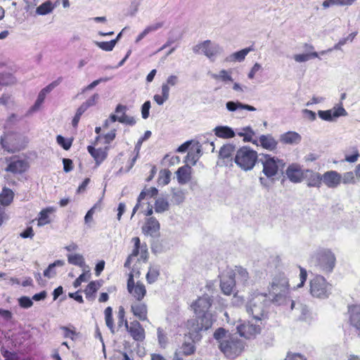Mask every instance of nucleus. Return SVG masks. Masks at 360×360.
<instances>
[{
	"label": "nucleus",
	"mask_w": 360,
	"mask_h": 360,
	"mask_svg": "<svg viewBox=\"0 0 360 360\" xmlns=\"http://www.w3.org/2000/svg\"><path fill=\"white\" fill-rule=\"evenodd\" d=\"M213 338L217 341L219 350L228 358L238 356L244 349V342L222 327L214 331Z\"/></svg>",
	"instance_id": "obj_1"
},
{
	"label": "nucleus",
	"mask_w": 360,
	"mask_h": 360,
	"mask_svg": "<svg viewBox=\"0 0 360 360\" xmlns=\"http://www.w3.org/2000/svg\"><path fill=\"white\" fill-rule=\"evenodd\" d=\"M273 302L266 293L254 292L246 304V311L256 321L267 318L269 307Z\"/></svg>",
	"instance_id": "obj_2"
},
{
	"label": "nucleus",
	"mask_w": 360,
	"mask_h": 360,
	"mask_svg": "<svg viewBox=\"0 0 360 360\" xmlns=\"http://www.w3.org/2000/svg\"><path fill=\"white\" fill-rule=\"evenodd\" d=\"M258 163L262 165V172L269 179H274L279 173H283L285 162L283 160L269 154L261 153Z\"/></svg>",
	"instance_id": "obj_3"
},
{
	"label": "nucleus",
	"mask_w": 360,
	"mask_h": 360,
	"mask_svg": "<svg viewBox=\"0 0 360 360\" xmlns=\"http://www.w3.org/2000/svg\"><path fill=\"white\" fill-rule=\"evenodd\" d=\"M288 280L283 273H279L272 279L269 288L272 302L278 304H283L287 299L289 292Z\"/></svg>",
	"instance_id": "obj_4"
},
{
	"label": "nucleus",
	"mask_w": 360,
	"mask_h": 360,
	"mask_svg": "<svg viewBox=\"0 0 360 360\" xmlns=\"http://www.w3.org/2000/svg\"><path fill=\"white\" fill-rule=\"evenodd\" d=\"M259 158L257 151L250 147L243 146L236 150L233 161L242 170L248 172L254 168Z\"/></svg>",
	"instance_id": "obj_5"
},
{
	"label": "nucleus",
	"mask_w": 360,
	"mask_h": 360,
	"mask_svg": "<svg viewBox=\"0 0 360 360\" xmlns=\"http://www.w3.org/2000/svg\"><path fill=\"white\" fill-rule=\"evenodd\" d=\"M197 316L198 319L188 322L189 335L193 340H199L201 338L199 335L200 332L210 328L214 321L210 312L202 313Z\"/></svg>",
	"instance_id": "obj_6"
},
{
	"label": "nucleus",
	"mask_w": 360,
	"mask_h": 360,
	"mask_svg": "<svg viewBox=\"0 0 360 360\" xmlns=\"http://www.w3.org/2000/svg\"><path fill=\"white\" fill-rule=\"evenodd\" d=\"M335 255L328 249L321 250L311 258V264L323 272H331L335 264Z\"/></svg>",
	"instance_id": "obj_7"
},
{
	"label": "nucleus",
	"mask_w": 360,
	"mask_h": 360,
	"mask_svg": "<svg viewBox=\"0 0 360 360\" xmlns=\"http://www.w3.org/2000/svg\"><path fill=\"white\" fill-rule=\"evenodd\" d=\"M25 138L20 134L8 132L1 137V145L4 150L9 153H14L22 150L26 145Z\"/></svg>",
	"instance_id": "obj_8"
},
{
	"label": "nucleus",
	"mask_w": 360,
	"mask_h": 360,
	"mask_svg": "<svg viewBox=\"0 0 360 360\" xmlns=\"http://www.w3.org/2000/svg\"><path fill=\"white\" fill-rule=\"evenodd\" d=\"M310 294L316 298L326 299L331 292L332 285L320 275L315 276L309 282Z\"/></svg>",
	"instance_id": "obj_9"
},
{
	"label": "nucleus",
	"mask_w": 360,
	"mask_h": 360,
	"mask_svg": "<svg viewBox=\"0 0 360 360\" xmlns=\"http://www.w3.org/2000/svg\"><path fill=\"white\" fill-rule=\"evenodd\" d=\"M193 51L195 53H202L211 61H214L216 56L222 51V49L218 44L206 40L193 46Z\"/></svg>",
	"instance_id": "obj_10"
},
{
	"label": "nucleus",
	"mask_w": 360,
	"mask_h": 360,
	"mask_svg": "<svg viewBox=\"0 0 360 360\" xmlns=\"http://www.w3.org/2000/svg\"><path fill=\"white\" fill-rule=\"evenodd\" d=\"M6 161L8 162V165L5 170L14 174H22L25 172L28 167L27 162L17 156L6 158Z\"/></svg>",
	"instance_id": "obj_11"
},
{
	"label": "nucleus",
	"mask_w": 360,
	"mask_h": 360,
	"mask_svg": "<svg viewBox=\"0 0 360 360\" xmlns=\"http://www.w3.org/2000/svg\"><path fill=\"white\" fill-rule=\"evenodd\" d=\"M319 117L325 121L333 122L340 117H345L347 115V112L342 107V103L334 106L330 110H319Z\"/></svg>",
	"instance_id": "obj_12"
},
{
	"label": "nucleus",
	"mask_w": 360,
	"mask_h": 360,
	"mask_svg": "<svg viewBox=\"0 0 360 360\" xmlns=\"http://www.w3.org/2000/svg\"><path fill=\"white\" fill-rule=\"evenodd\" d=\"M260 325L251 323L250 321L245 322L237 326V330L241 337L246 339L254 338L257 335L261 333Z\"/></svg>",
	"instance_id": "obj_13"
},
{
	"label": "nucleus",
	"mask_w": 360,
	"mask_h": 360,
	"mask_svg": "<svg viewBox=\"0 0 360 360\" xmlns=\"http://www.w3.org/2000/svg\"><path fill=\"white\" fill-rule=\"evenodd\" d=\"M212 295L204 294L192 304L191 307L193 309L196 315L210 312L209 309L212 303Z\"/></svg>",
	"instance_id": "obj_14"
},
{
	"label": "nucleus",
	"mask_w": 360,
	"mask_h": 360,
	"mask_svg": "<svg viewBox=\"0 0 360 360\" xmlns=\"http://www.w3.org/2000/svg\"><path fill=\"white\" fill-rule=\"evenodd\" d=\"M229 271L231 276L234 278L237 285L245 287L251 283L249 273L246 269L242 266H236L234 270Z\"/></svg>",
	"instance_id": "obj_15"
},
{
	"label": "nucleus",
	"mask_w": 360,
	"mask_h": 360,
	"mask_svg": "<svg viewBox=\"0 0 360 360\" xmlns=\"http://www.w3.org/2000/svg\"><path fill=\"white\" fill-rule=\"evenodd\" d=\"M322 184L329 188H335L342 181V174L335 170H330L324 172L322 175Z\"/></svg>",
	"instance_id": "obj_16"
},
{
	"label": "nucleus",
	"mask_w": 360,
	"mask_h": 360,
	"mask_svg": "<svg viewBox=\"0 0 360 360\" xmlns=\"http://www.w3.org/2000/svg\"><path fill=\"white\" fill-rule=\"evenodd\" d=\"M305 171L297 164L290 165L285 170L288 179L292 183H300L304 177Z\"/></svg>",
	"instance_id": "obj_17"
},
{
	"label": "nucleus",
	"mask_w": 360,
	"mask_h": 360,
	"mask_svg": "<svg viewBox=\"0 0 360 360\" xmlns=\"http://www.w3.org/2000/svg\"><path fill=\"white\" fill-rule=\"evenodd\" d=\"M236 281L231 276L230 271L222 274L220 278L221 290L224 295H230L233 292V288L236 286Z\"/></svg>",
	"instance_id": "obj_18"
},
{
	"label": "nucleus",
	"mask_w": 360,
	"mask_h": 360,
	"mask_svg": "<svg viewBox=\"0 0 360 360\" xmlns=\"http://www.w3.org/2000/svg\"><path fill=\"white\" fill-rule=\"evenodd\" d=\"M160 225L159 221L153 217L147 219L142 227L143 233L155 238L160 236Z\"/></svg>",
	"instance_id": "obj_19"
},
{
	"label": "nucleus",
	"mask_w": 360,
	"mask_h": 360,
	"mask_svg": "<svg viewBox=\"0 0 360 360\" xmlns=\"http://www.w3.org/2000/svg\"><path fill=\"white\" fill-rule=\"evenodd\" d=\"M124 325L134 340L136 341H142L144 340L145 331L139 321H132L129 326L127 321H125Z\"/></svg>",
	"instance_id": "obj_20"
},
{
	"label": "nucleus",
	"mask_w": 360,
	"mask_h": 360,
	"mask_svg": "<svg viewBox=\"0 0 360 360\" xmlns=\"http://www.w3.org/2000/svg\"><path fill=\"white\" fill-rule=\"evenodd\" d=\"M322 174L314 172L310 169H306L304 176L307 178V186L309 187L320 188L322 184Z\"/></svg>",
	"instance_id": "obj_21"
},
{
	"label": "nucleus",
	"mask_w": 360,
	"mask_h": 360,
	"mask_svg": "<svg viewBox=\"0 0 360 360\" xmlns=\"http://www.w3.org/2000/svg\"><path fill=\"white\" fill-rule=\"evenodd\" d=\"M59 5L60 0H48L37 8L36 13L41 15L49 14Z\"/></svg>",
	"instance_id": "obj_22"
},
{
	"label": "nucleus",
	"mask_w": 360,
	"mask_h": 360,
	"mask_svg": "<svg viewBox=\"0 0 360 360\" xmlns=\"http://www.w3.org/2000/svg\"><path fill=\"white\" fill-rule=\"evenodd\" d=\"M87 150L94 158L96 165H99L102 162H103L108 155L107 148L96 149L94 146H89L87 147Z\"/></svg>",
	"instance_id": "obj_23"
},
{
	"label": "nucleus",
	"mask_w": 360,
	"mask_h": 360,
	"mask_svg": "<svg viewBox=\"0 0 360 360\" xmlns=\"http://www.w3.org/2000/svg\"><path fill=\"white\" fill-rule=\"evenodd\" d=\"M191 167L186 165L179 167L176 172L177 181L180 184H187L191 179Z\"/></svg>",
	"instance_id": "obj_24"
},
{
	"label": "nucleus",
	"mask_w": 360,
	"mask_h": 360,
	"mask_svg": "<svg viewBox=\"0 0 360 360\" xmlns=\"http://www.w3.org/2000/svg\"><path fill=\"white\" fill-rule=\"evenodd\" d=\"M260 146L269 151L277 148L278 141L271 134L261 135L259 138Z\"/></svg>",
	"instance_id": "obj_25"
},
{
	"label": "nucleus",
	"mask_w": 360,
	"mask_h": 360,
	"mask_svg": "<svg viewBox=\"0 0 360 360\" xmlns=\"http://www.w3.org/2000/svg\"><path fill=\"white\" fill-rule=\"evenodd\" d=\"M226 108L229 112H236L238 110H247L249 111H255L256 108L250 105L243 103L240 101H230L226 102Z\"/></svg>",
	"instance_id": "obj_26"
},
{
	"label": "nucleus",
	"mask_w": 360,
	"mask_h": 360,
	"mask_svg": "<svg viewBox=\"0 0 360 360\" xmlns=\"http://www.w3.org/2000/svg\"><path fill=\"white\" fill-rule=\"evenodd\" d=\"M301 140V136L295 131H288L280 136V141L285 144H298Z\"/></svg>",
	"instance_id": "obj_27"
},
{
	"label": "nucleus",
	"mask_w": 360,
	"mask_h": 360,
	"mask_svg": "<svg viewBox=\"0 0 360 360\" xmlns=\"http://www.w3.org/2000/svg\"><path fill=\"white\" fill-rule=\"evenodd\" d=\"M214 134L222 139H230L235 136L234 130L228 126H217L213 129Z\"/></svg>",
	"instance_id": "obj_28"
},
{
	"label": "nucleus",
	"mask_w": 360,
	"mask_h": 360,
	"mask_svg": "<svg viewBox=\"0 0 360 360\" xmlns=\"http://www.w3.org/2000/svg\"><path fill=\"white\" fill-rule=\"evenodd\" d=\"M126 110H127V106L126 105H123L122 104H118L116 106L115 112L116 113L122 112V115L120 116V122L122 123V124H128V125H130V126L134 125L136 124V120L134 119V117L127 116L125 114Z\"/></svg>",
	"instance_id": "obj_29"
},
{
	"label": "nucleus",
	"mask_w": 360,
	"mask_h": 360,
	"mask_svg": "<svg viewBox=\"0 0 360 360\" xmlns=\"http://www.w3.org/2000/svg\"><path fill=\"white\" fill-rule=\"evenodd\" d=\"M131 311L134 316L138 317L141 321L147 319V307L143 303H136L131 306Z\"/></svg>",
	"instance_id": "obj_30"
},
{
	"label": "nucleus",
	"mask_w": 360,
	"mask_h": 360,
	"mask_svg": "<svg viewBox=\"0 0 360 360\" xmlns=\"http://www.w3.org/2000/svg\"><path fill=\"white\" fill-rule=\"evenodd\" d=\"M253 48L252 46L243 49L239 51L235 52L229 56L226 57L225 61L231 62V61H243L245 56L248 54L249 52L253 51Z\"/></svg>",
	"instance_id": "obj_31"
},
{
	"label": "nucleus",
	"mask_w": 360,
	"mask_h": 360,
	"mask_svg": "<svg viewBox=\"0 0 360 360\" xmlns=\"http://www.w3.org/2000/svg\"><path fill=\"white\" fill-rule=\"evenodd\" d=\"M129 292L138 301H141L146 295V290L143 283L137 282L135 287L129 290Z\"/></svg>",
	"instance_id": "obj_32"
},
{
	"label": "nucleus",
	"mask_w": 360,
	"mask_h": 360,
	"mask_svg": "<svg viewBox=\"0 0 360 360\" xmlns=\"http://www.w3.org/2000/svg\"><path fill=\"white\" fill-rule=\"evenodd\" d=\"M236 149V146L233 144H225L222 147H221L219 150V156L221 159H229L233 160L232 158V155L234 153Z\"/></svg>",
	"instance_id": "obj_33"
},
{
	"label": "nucleus",
	"mask_w": 360,
	"mask_h": 360,
	"mask_svg": "<svg viewBox=\"0 0 360 360\" xmlns=\"http://www.w3.org/2000/svg\"><path fill=\"white\" fill-rule=\"evenodd\" d=\"M160 268L158 265H150L146 274V281L149 284L155 283L160 276Z\"/></svg>",
	"instance_id": "obj_34"
},
{
	"label": "nucleus",
	"mask_w": 360,
	"mask_h": 360,
	"mask_svg": "<svg viewBox=\"0 0 360 360\" xmlns=\"http://www.w3.org/2000/svg\"><path fill=\"white\" fill-rule=\"evenodd\" d=\"M68 261L70 264L79 266L84 269V271L89 269V266H86L84 258L80 254L68 255Z\"/></svg>",
	"instance_id": "obj_35"
},
{
	"label": "nucleus",
	"mask_w": 360,
	"mask_h": 360,
	"mask_svg": "<svg viewBox=\"0 0 360 360\" xmlns=\"http://www.w3.org/2000/svg\"><path fill=\"white\" fill-rule=\"evenodd\" d=\"M65 262L61 259L56 260L54 262L50 264L46 269L44 271V276L48 278H53L56 275L55 268L56 266H63Z\"/></svg>",
	"instance_id": "obj_36"
},
{
	"label": "nucleus",
	"mask_w": 360,
	"mask_h": 360,
	"mask_svg": "<svg viewBox=\"0 0 360 360\" xmlns=\"http://www.w3.org/2000/svg\"><path fill=\"white\" fill-rule=\"evenodd\" d=\"M291 309L295 311H299L300 312V315L299 319L301 320H305L309 314L308 307L300 302L296 303L295 301L291 300Z\"/></svg>",
	"instance_id": "obj_37"
},
{
	"label": "nucleus",
	"mask_w": 360,
	"mask_h": 360,
	"mask_svg": "<svg viewBox=\"0 0 360 360\" xmlns=\"http://www.w3.org/2000/svg\"><path fill=\"white\" fill-rule=\"evenodd\" d=\"M238 135L243 137V141L245 142H252L253 144H257V141L252 139V136L255 135V131L250 127L243 128L242 131L238 132Z\"/></svg>",
	"instance_id": "obj_38"
},
{
	"label": "nucleus",
	"mask_w": 360,
	"mask_h": 360,
	"mask_svg": "<svg viewBox=\"0 0 360 360\" xmlns=\"http://www.w3.org/2000/svg\"><path fill=\"white\" fill-rule=\"evenodd\" d=\"M54 211L53 207H47L46 209L42 210L39 212V216L38 219V225L44 226L50 222L49 219V215Z\"/></svg>",
	"instance_id": "obj_39"
},
{
	"label": "nucleus",
	"mask_w": 360,
	"mask_h": 360,
	"mask_svg": "<svg viewBox=\"0 0 360 360\" xmlns=\"http://www.w3.org/2000/svg\"><path fill=\"white\" fill-rule=\"evenodd\" d=\"M169 208V204L167 200L163 198H159L155 202V211L157 213H162Z\"/></svg>",
	"instance_id": "obj_40"
},
{
	"label": "nucleus",
	"mask_w": 360,
	"mask_h": 360,
	"mask_svg": "<svg viewBox=\"0 0 360 360\" xmlns=\"http://www.w3.org/2000/svg\"><path fill=\"white\" fill-rule=\"evenodd\" d=\"M163 26V22H157L154 25L148 26L137 37L136 42H139L143 39L148 33L155 32Z\"/></svg>",
	"instance_id": "obj_41"
},
{
	"label": "nucleus",
	"mask_w": 360,
	"mask_h": 360,
	"mask_svg": "<svg viewBox=\"0 0 360 360\" xmlns=\"http://www.w3.org/2000/svg\"><path fill=\"white\" fill-rule=\"evenodd\" d=\"M210 76L214 79L221 80L224 82L233 81L231 74L226 70H221L218 74L210 73Z\"/></svg>",
	"instance_id": "obj_42"
},
{
	"label": "nucleus",
	"mask_w": 360,
	"mask_h": 360,
	"mask_svg": "<svg viewBox=\"0 0 360 360\" xmlns=\"http://www.w3.org/2000/svg\"><path fill=\"white\" fill-rule=\"evenodd\" d=\"M13 198V193L9 188H4L0 195L1 203L4 205H8Z\"/></svg>",
	"instance_id": "obj_43"
},
{
	"label": "nucleus",
	"mask_w": 360,
	"mask_h": 360,
	"mask_svg": "<svg viewBox=\"0 0 360 360\" xmlns=\"http://www.w3.org/2000/svg\"><path fill=\"white\" fill-rule=\"evenodd\" d=\"M94 44L99 47L101 49L105 51H111L116 45L115 40H111L110 41H94Z\"/></svg>",
	"instance_id": "obj_44"
},
{
	"label": "nucleus",
	"mask_w": 360,
	"mask_h": 360,
	"mask_svg": "<svg viewBox=\"0 0 360 360\" xmlns=\"http://www.w3.org/2000/svg\"><path fill=\"white\" fill-rule=\"evenodd\" d=\"M318 56V53L314 51L309 53L296 54L294 56V59L297 63H303L309 60L311 58H317Z\"/></svg>",
	"instance_id": "obj_45"
},
{
	"label": "nucleus",
	"mask_w": 360,
	"mask_h": 360,
	"mask_svg": "<svg viewBox=\"0 0 360 360\" xmlns=\"http://www.w3.org/2000/svg\"><path fill=\"white\" fill-rule=\"evenodd\" d=\"M184 193L181 190H173L172 192V202L176 205H180L184 201Z\"/></svg>",
	"instance_id": "obj_46"
},
{
	"label": "nucleus",
	"mask_w": 360,
	"mask_h": 360,
	"mask_svg": "<svg viewBox=\"0 0 360 360\" xmlns=\"http://www.w3.org/2000/svg\"><path fill=\"white\" fill-rule=\"evenodd\" d=\"M0 81L2 86L13 84L15 82V79L13 75L10 73L0 74Z\"/></svg>",
	"instance_id": "obj_47"
},
{
	"label": "nucleus",
	"mask_w": 360,
	"mask_h": 360,
	"mask_svg": "<svg viewBox=\"0 0 360 360\" xmlns=\"http://www.w3.org/2000/svg\"><path fill=\"white\" fill-rule=\"evenodd\" d=\"M158 340L160 346L165 348L167 343V337L166 333L161 328H158L157 330Z\"/></svg>",
	"instance_id": "obj_48"
},
{
	"label": "nucleus",
	"mask_w": 360,
	"mask_h": 360,
	"mask_svg": "<svg viewBox=\"0 0 360 360\" xmlns=\"http://www.w3.org/2000/svg\"><path fill=\"white\" fill-rule=\"evenodd\" d=\"M56 141L64 150H68L72 146V140L66 139L61 135H58L56 137Z\"/></svg>",
	"instance_id": "obj_49"
},
{
	"label": "nucleus",
	"mask_w": 360,
	"mask_h": 360,
	"mask_svg": "<svg viewBox=\"0 0 360 360\" xmlns=\"http://www.w3.org/2000/svg\"><path fill=\"white\" fill-rule=\"evenodd\" d=\"M200 153V149L198 148L196 150V152H192L188 151L187 153L186 158H185V162H192L193 165H194L197 160L199 158V153Z\"/></svg>",
	"instance_id": "obj_50"
},
{
	"label": "nucleus",
	"mask_w": 360,
	"mask_h": 360,
	"mask_svg": "<svg viewBox=\"0 0 360 360\" xmlns=\"http://www.w3.org/2000/svg\"><path fill=\"white\" fill-rule=\"evenodd\" d=\"M341 182H342L344 184H354L356 183L354 174L352 172H347L344 173L342 175Z\"/></svg>",
	"instance_id": "obj_51"
},
{
	"label": "nucleus",
	"mask_w": 360,
	"mask_h": 360,
	"mask_svg": "<svg viewBox=\"0 0 360 360\" xmlns=\"http://www.w3.org/2000/svg\"><path fill=\"white\" fill-rule=\"evenodd\" d=\"M98 290L96 283L95 281L90 282L86 289L84 290V292L86 294V298H89L92 296Z\"/></svg>",
	"instance_id": "obj_52"
},
{
	"label": "nucleus",
	"mask_w": 360,
	"mask_h": 360,
	"mask_svg": "<svg viewBox=\"0 0 360 360\" xmlns=\"http://www.w3.org/2000/svg\"><path fill=\"white\" fill-rule=\"evenodd\" d=\"M184 354L188 356L194 353L195 348L193 342H184L181 347Z\"/></svg>",
	"instance_id": "obj_53"
},
{
	"label": "nucleus",
	"mask_w": 360,
	"mask_h": 360,
	"mask_svg": "<svg viewBox=\"0 0 360 360\" xmlns=\"http://www.w3.org/2000/svg\"><path fill=\"white\" fill-rule=\"evenodd\" d=\"M19 305L25 309L31 307L33 305L32 300L29 297L22 296L18 299Z\"/></svg>",
	"instance_id": "obj_54"
},
{
	"label": "nucleus",
	"mask_w": 360,
	"mask_h": 360,
	"mask_svg": "<svg viewBox=\"0 0 360 360\" xmlns=\"http://www.w3.org/2000/svg\"><path fill=\"white\" fill-rule=\"evenodd\" d=\"M99 96L98 94H94L92 96H91L88 100H86L84 103H83L81 106L86 110L89 107L93 106L96 104V100L98 98Z\"/></svg>",
	"instance_id": "obj_55"
},
{
	"label": "nucleus",
	"mask_w": 360,
	"mask_h": 360,
	"mask_svg": "<svg viewBox=\"0 0 360 360\" xmlns=\"http://www.w3.org/2000/svg\"><path fill=\"white\" fill-rule=\"evenodd\" d=\"M85 111L86 110L81 105L79 107L72 121V124L74 127H77L81 116Z\"/></svg>",
	"instance_id": "obj_56"
},
{
	"label": "nucleus",
	"mask_w": 360,
	"mask_h": 360,
	"mask_svg": "<svg viewBox=\"0 0 360 360\" xmlns=\"http://www.w3.org/2000/svg\"><path fill=\"white\" fill-rule=\"evenodd\" d=\"M108 80H109V78H108V77H102V78H100L98 79L94 80L90 84L86 86L83 91H90V90L93 89L94 88H95L100 83L105 82H107Z\"/></svg>",
	"instance_id": "obj_57"
},
{
	"label": "nucleus",
	"mask_w": 360,
	"mask_h": 360,
	"mask_svg": "<svg viewBox=\"0 0 360 360\" xmlns=\"http://www.w3.org/2000/svg\"><path fill=\"white\" fill-rule=\"evenodd\" d=\"M150 108V102L149 101H146L141 107V115L143 119H147L149 116V110Z\"/></svg>",
	"instance_id": "obj_58"
},
{
	"label": "nucleus",
	"mask_w": 360,
	"mask_h": 360,
	"mask_svg": "<svg viewBox=\"0 0 360 360\" xmlns=\"http://www.w3.org/2000/svg\"><path fill=\"white\" fill-rule=\"evenodd\" d=\"M46 96V95H45L40 91V92L38 94L37 98L32 107L33 110H36L40 107V105L44 103Z\"/></svg>",
	"instance_id": "obj_59"
},
{
	"label": "nucleus",
	"mask_w": 360,
	"mask_h": 360,
	"mask_svg": "<svg viewBox=\"0 0 360 360\" xmlns=\"http://www.w3.org/2000/svg\"><path fill=\"white\" fill-rule=\"evenodd\" d=\"M34 236L32 226H28L22 232L20 233V236L22 238H32Z\"/></svg>",
	"instance_id": "obj_60"
},
{
	"label": "nucleus",
	"mask_w": 360,
	"mask_h": 360,
	"mask_svg": "<svg viewBox=\"0 0 360 360\" xmlns=\"http://www.w3.org/2000/svg\"><path fill=\"white\" fill-rule=\"evenodd\" d=\"M300 283L297 285V288L303 287L304 284L307 280V271L304 268L300 267Z\"/></svg>",
	"instance_id": "obj_61"
},
{
	"label": "nucleus",
	"mask_w": 360,
	"mask_h": 360,
	"mask_svg": "<svg viewBox=\"0 0 360 360\" xmlns=\"http://www.w3.org/2000/svg\"><path fill=\"white\" fill-rule=\"evenodd\" d=\"M262 69V65L259 63H255V65L252 66L251 70L250 71V72L248 74V78L250 79H252L255 77V74L257 72H259V70H261Z\"/></svg>",
	"instance_id": "obj_62"
},
{
	"label": "nucleus",
	"mask_w": 360,
	"mask_h": 360,
	"mask_svg": "<svg viewBox=\"0 0 360 360\" xmlns=\"http://www.w3.org/2000/svg\"><path fill=\"white\" fill-rule=\"evenodd\" d=\"M63 170L65 172H70L72 169V160L68 158L63 159Z\"/></svg>",
	"instance_id": "obj_63"
},
{
	"label": "nucleus",
	"mask_w": 360,
	"mask_h": 360,
	"mask_svg": "<svg viewBox=\"0 0 360 360\" xmlns=\"http://www.w3.org/2000/svg\"><path fill=\"white\" fill-rule=\"evenodd\" d=\"M285 360H306L304 356L300 354H288Z\"/></svg>",
	"instance_id": "obj_64"
}]
</instances>
